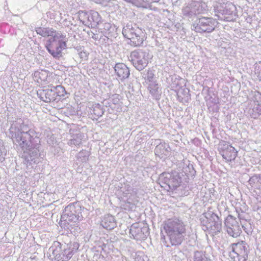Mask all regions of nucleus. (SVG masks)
<instances>
[{
	"label": "nucleus",
	"mask_w": 261,
	"mask_h": 261,
	"mask_svg": "<svg viewBox=\"0 0 261 261\" xmlns=\"http://www.w3.org/2000/svg\"><path fill=\"white\" fill-rule=\"evenodd\" d=\"M124 37L130 40V44L134 46H140L147 38L145 31L136 24H127L122 30Z\"/></svg>",
	"instance_id": "f257e3e1"
},
{
	"label": "nucleus",
	"mask_w": 261,
	"mask_h": 261,
	"mask_svg": "<svg viewBox=\"0 0 261 261\" xmlns=\"http://www.w3.org/2000/svg\"><path fill=\"white\" fill-rule=\"evenodd\" d=\"M58 35L59 37L49 39L45 47L54 58L59 59L63 57L62 51L66 48L67 44L64 35L60 32Z\"/></svg>",
	"instance_id": "f03ea898"
},
{
	"label": "nucleus",
	"mask_w": 261,
	"mask_h": 261,
	"mask_svg": "<svg viewBox=\"0 0 261 261\" xmlns=\"http://www.w3.org/2000/svg\"><path fill=\"white\" fill-rule=\"evenodd\" d=\"M164 229L172 242L176 236L182 235L186 232L184 223L178 218L168 219L164 224Z\"/></svg>",
	"instance_id": "7ed1b4c3"
},
{
	"label": "nucleus",
	"mask_w": 261,
	"mask_h": 261,
	"mask_svg": "<svg viewBox=\"0 0 261 261\" xmlns=\"http://www.w3.org/2000/svg\"><path fill=\"white\" fill-rule=\"evenodd\" d=\"M218 22L212 17L202 16L197 18L192 24V30L197 33H211L217 27Z\"/></svg>",
	"instance_id": "20e7f679"
},
{
	"label": "nucleus",
	"mask_w": 261,
	"mask_h": 261,
	"mask_svg": "<svg viewBox=\"0 0 261 261\" xmlns=\"http://www.w3.org/2000/svg\"><path fill=\"white\" fill-rule=\"evenodd\" d=\"M67 94L65 88L61 85L52 87V88L40 90L38 94L40 99L45 102L59 101Z\"/></svg>",
	"instance_id": "39448f33"
},
{
	"label": "nucleus",
	"mask_w": 261,
	"mask_h": 261,
	"mask_svg": "<svg viewBox=\"0 0 261 261\" xmlns=\"http://www.w3.org/2000/svg\"><path fill=\"white\" fill-rule=\"evenodd\" d=\"M232 258L234 261H247L249 253V247L243 241L231 245Z\"/></svg>",
	"instance_id": "423d86ee"
},
{
	"label": "nucleus",
	"mask_w": 261,
	"mask_h": 261,
	"mask_svg": "<svg viewBox=\"0 0 261 261\" xmlns=\"http://www.w3.org/2000/svg\"><path fill=\"white\" fill-rule=\"evenodd\" d=\"M234 8L231 4H220L215 7V15L220 20L231 21Z\"/></svg>",
	"instance_id": "0eeeda50"
},
{
	"label": "nucleus",
	"mask_w": 261,
	"mask_h": 261,
	"mask_svg": "<svg viewBox=\"0 0 261 261\" xmlns=\"http://www.w3.org/2000/svg\"><path fill=\"white\" fill-rule=\"evenodd\" d=\"M147 54L141 51H134L130 55L133 65L139 70L143 69L147 65Z\"/></svg>",
	"instance_id": "6e6552de"
},
{
	"label": "nucleus",
	"mask_w": 261,
	"mask_h": 261,
	"mask_svg": "<svg viewBox=\"0 0 261 261\" xmlns=\"http://www.w3.org/2000/svg\"><path fill=\"white\" fill-rule=\"evenodd\" d=\"M225 225L227 233L233 238L240 236L242 232L241 229L236 218L228 216L225 220Z\"/></svg>",
	"instance_id": "1a4fd4ad"
},
{
	"label": "nucleus",
	"mask_w": 261,
	"mask_h": 261,
	"mask_svg": "<svg viewBox=\"0 0 261 261\" xmlns=\"http://www.w3.org/2000/svg\"><path fill=\"white\" fill-rule=\"evenodd\" d=\"M220 152L226 162L234 161L238 155V151L231 144L224 143L220 148Z\"/></svg>",
	"instance_id": "9d476101"
},
{
	"label": "nucleus",
	"mask_w": 261,
	"mask_h": 261,
	"mask_svg": "<svg viewBox=\"0 0 261 261\" xmlns=\"http://www.w3.org/2000/svg\"><path fill=\"white\" fill-rule=\"evenodd\" d=\"M130 233L137 240H144L147 238L148 228L147 226L141 227L138 224H133L130 229Z\"/></svg>",
	"instance_id": "9b49d317"
},
{
	"label": "nucleus",
	"mask_w": 261,
	"mask_h": 261,
	"mask_svg": "<svg viewBox=\"0 0 261 261\" xmlns=\"http://www.w3.org/2000/svg\"><path fill=\"white\" fill-rule=\"evenodd\" d=\"M35 31L38 35L43 37H50L51 38H53L54 37H59L58 35L60 32L57 31L53 28L37 27L35 29Z\"/></svg>",
	"instance_id": "f8f14e48"
},
{
	"label": "nucleus",
	"mask_w": 261,
	"mask_h": 261,
	"mask_svg": "<svg viewBox=\"0 0 261 261\" xmlns=\"http://www.w3.org/2000/svg\"><path fill=\"white\" fill-rule=\"evenodd\" d=\"M115 70L117 76L121 79H125L129 75V70L128 67L123 63H117L115 66Z\"/></svg>",
	"instance_id": "ddd939ff"
},
{
	"label": "nucleus",
	"mask_w": 261,
	"mask_h": 261,
	"mask_svg": "<svg viewBox=\"0 0 261 261\" xmlns=\"http://www.w3.org/2000/svg\"><path fill=\"white\" fill-rule=\"evenodd\" d=\"M101 225L105 229L112 230L116 227L117 223L114 216L108 215L103 218Z\"/></svg>",
	"instance_id": "4468645a"
},
{
	"label": "nucleus",
	"mask_w": 261,
	"mask_h": 261,
	"mask_svg": "<svg viewBox=\"0 0 261 261\" xmlns=\"http://www.w3.org/2000/svg\"><path fill=\"white\" fill-rule=\"evenodd\" d=\"M36 77H38V82H47V83H50L51 79L53 77V74L49 73L46 70H41L36 74Z\"/></svg>",
	"instance_id": "2eb2a0df"
},
{
	"label": "nucleus",
	"mask_w": 261,
	"mask_h": 261,
	"mask_svg": "<svg viewBox=\"0 0 261 261\" xmlns=\"http://www.w3.org/2000/svg\"><path fill=\"white\" fill-rule=\"evenodd\" d=\"M88 19L89 25L91 28H95L99 24L100 16L97 12H93L89 15Z\"/></svg>",
	"instance_id": "dca6fc26"
},
{
	"label": "nucleus",
	"mask_w": 261,
	"mask_h": 261,
	"mask_svg": "<svg viewBox=\"0 0 261 261\" xmlns=\"http://www.w3.org/2000/svg\"><path fill=\"white\" fill-rule=\"evenodd\" d=\"M79 218L80 217L78 215L73 214L69 216L67 223L69 225L70 228L72 229L73 227L79 226V223L80 220Z\"/></svg>",
	"instance_id": "f3484780"
},
{
	"label": "nucleus",
	"mask_w": 261,
	"mask_h": 261,
	"mask_svg": "<svg viewBox=\"0 0 261 261\" xmlns=\"http://www.w3.org/2000/svg\"><path fill=\"white\" fill-rule=\"evenodd\" d=\"M168 184L169 187L173 188L179 186V182L174 175H171L169 180Z\"/></svg>",
	"instance_id": "a211bd4d"
},
{
	"label": "nucleus",
	"mask_w": 261,
	"mask_h": 261,
	"mask_svg": "<svg viewBox=\"0 0 261 261\" xmlns=\"http://www.w3.org/2000/svg\"><path fill=\"white\" fill-rule=\"evenodd\" d=\"M148 89L151 94H155L158 91V84L155 82L151 83L148 86Z\"/></svg>",
	"instance_id": "6ab92c4d"
},
{
	"label": "nucleus",
	"mask_w": 261,
	"mask_h": 261,
	"mask_svg": "<svg viewBox=\"0 0 261 261\" xmlns=\"http://www.w3.org/2000/svg\"><path fill=\"white\" fill-rule=\"evenodd\" d=\"M221 223H220L219 222H215L213 225H211L209 227L212 230L219 231V229H220V228H221Z\"/></svg>",
	"instance_id": "aec40b11"
},
{
	"label": "nucleus",
	"mask_w": 261,
	"mask_h": 261,
	"mask_svg": "<svg viewBox=\"0 0 261 261\" xmlns=\"http://www.w3.org/2000/svg\"><path fill=\"white\" fill-rule=\"evenodd\" d=\"M72 256V251H70L68 253L67 255H66V259L65 260H62L61 261H68L69 259L71 258Z\"/></svg>",
	"instance_id": "412c9836"
},
{
	"label": "nucleus",
	"mask_w": 261,
	"mask_h": 261,
	"mask_svg": "<svg viewBox=\"0 0 261 261\" xmlns=\"http://www.w3.org/2000/svg\"><path fill=\"white\" fill-rule=\"evenodd\" d=\"M153 77H154V74L151 73L150 74V75L148 76L147 80L149 81H151L153 79Z\"/></svg>",
	"instance_id": "4be33fe9"
},
{
	"label": "nucleus",
	"mask_w": 261,
	"mask_h": 261,
	"mask_svg": "<svg viewBox=\"0 0 261 261\" xmlns=\"http://www.w3.org/2000/svg\"><path fill=\"white\" fill-rule=\"evenodd\" d=\"M180 242H181V240H180L179 241H175V242L174 243H177V244L179 243V244H180Z\"/></svg>",
	"instance_id": "5701e85b"
}]
</instances>
